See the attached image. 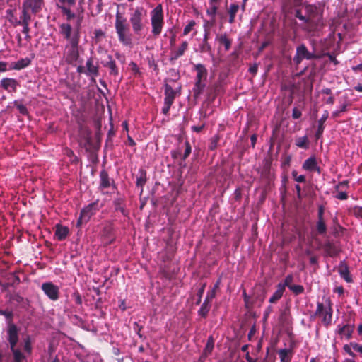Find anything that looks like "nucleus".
<instances>
[{
    "instance_id": "f257e3e1",
    "label": "nucleus",
    "mask_w": 362,
    "mask_h": 362,
    "mask_svg": "<svg viewBox=\"0 0 362 362\" xmlns=\"http://www.w3.org/2000/svg\"><path fill=\"white\" fill-rule=\"evenodd\" d=\"M115 28L119 41L124 45H132V34L127 18L117 11L115 15Z\"/></svg>"
},
{
    "instance_id": "f03ea898",
    "label": "nucleus",
    "mask_w": 362,
    "mask_h": 362,
    "mask_svg": "<svg viewBox=\"0 0 362 362\" xmlns=\"http://www.w3.org/2000/svg\"><path fill=\"white\" fill-rule=\"evenodd\" d=\"M80 40L76 35L71 41L66 42L63 52V59L69 65L76 66L80 58L82 48L79 45Z\"/></svg>"
},
{
    "instance_id": "7ed1b4c3",
    "label": "nucleus",
    "mask_w": 362,
    "mask_h": 362,
    "mask_svg": "<svg viewBox=\"0 0 362 362\" xmlns=\"http://www.w3.org/2000/svg\"><path fill=\"white\" fill-rule=\"evenodd\" d=\"M146 10L142 6H136L132 9L129 15V23L132 31L135 35H141L144 28V18L146 16Z\"/></svg>"
},
{
    "instance_id": "20e7f679",
    "label": "nucleus",
    "mask_w": 362,
    "mask_h": 362,
    "mask_svg": "<svg viewBox=\"0 0 362 362\" xmlns=\"http://www.w3.org/2000/svg\"><path fill=\"white\" fill-rule=\"evenodd\" d=\"M151 33L157 37L160 35L164 25V15L161 4L157 5L150 13Z\"/></svg>"
},
{
    "instance_id": "39448f33",
    "label": "nucleus",
    "mask_w": 362,
    "mask_h": 362,
    "mask_svg": "<svg viewBox=\"0 0 362 362\" xmlns=\"http://www.w3.org/2000/svg\"><path fill=\"white\" fill-rule=\"evenodd\" d=\"M332 313L333 310L329 300H328L327 305H324L320 302L317 303V309L315 315L321 318L322 323L326 327H328L332 324Z\"/></svg>"
},
{
    "instance_id": "423d86ee",
    "label": "nucleus",
    "mask_w": 362,
    "mask_h": 362,
    "mask_svg": "<svg viewBox=\"0 0 362 362\" xmlns=\"http://www.w3.org/2000/svg\"><path fill=\"white\" fill-rule=\"evenodd\" d=\"M318 57L314 53L308 51L304 44H301L296 47V52L293 57V62L296 65H299L303 60H311L317 59Z\"/></svg>"
},
{
    "instance_id": "0eeeda50",
    "label": "nucleus",
    "mask_w": 362,
    "mask_h": 362,
    "mask_svg": "<svg viewBox=\"0 0 362 362\" xmlns=\"http://www.w3.org/2000/svg\"><path fill=\"white\" fill-rule=\"evenodd\" d=\"M41 289L45 294L53 301H56L59 298V288L52 282H45L41 286Z\"/></svg>"
},
{
    "instance_id": "6e6552de",
    "label": "nucleus",
    "mask_w": 362,
    "mask_h": 362,
    "mask_svg": "<svg viewBox=\"0 0 362 362\" xmlns=\"http://www.w3.org/2000/svg\"><path fill=\"white\" fill-rule=\"evenodd\" d=\"M97 211H98L97 203L93 202L88 204L81 210L80 217L78 220V225L88 222L90 218L95 214Z\"/></svg>"
},
{
    "instance_id": "1a4fd4ad",
    "label": "nucleus",
    "mask_w": 362,
    "mask_h": 362,
    "mask_svg": "<svg viewBox=\"0 0 362 362\" xmlns=\"http://www.w3.org/2000/svg\"><path fill=\"white\" fill-rule=\"evenodd\" d=\"M59 33L66 40V42L71 41L76 35L78 36L80 40V33L78 30L73 32L72 27L69 23H62L59 25Z\"/></svg>"
},
{
    "instance_id": "9d476101",
    "label": "nucleus",
    "mask_w": 362,
    "mask_h": 362,
    "mask_svg": "<svg viewBox=\"0 0 362 362\" xmlns=\"http://www.w3.org/2000/svg\"><path fill=\"white\" fill-rule=\"evenodd\" d=\"M85 69L86 76L90 77L93 79L98 77L100 74L99 65L98 63L94 62V59L92 57L87 59L85 64Z\"/></svg>"
},
{
    "instance_id": "9b49d317",
    "label": "nucleus",
    "mask_w": 362,
    "mask_h": 362,
    "mask_svg": "<svg viewBox=\"0 0 362 362\" xmlns=\"http://www.w3.org/2000/svg\"><path fill=\"white\" fill-rule=\"evenodd\" d=\"M7 339L10 344L11 349L16 348L18 341V329L17 326L13 322L8 325Z\"/></svg>"
},
{
    "instance_id": "f8f14e48",
    "label": "nucleus",
    "mask_w": 362,
    "mask_h": 362,
    "mask_svg": "<svg viewBox=\"0 0 362 362\" xmlns=\"http://www.w3.org/2000/svg\"><path fill=\"white\" fill-rule=\"evenodd\" d=\"M0 86L8 93H15L17 90L19 83L15 78H4L0 81Z\"/></svg>"
},
{
    "instance_id": "ddd939ff",
    "label": "nucleus",
    "mask_w": 362,
    "mask_h": 362,
    "mask_svg": "<svg viewBox=\"0 0 362 362\" xmlns=\"http://www.w3.org/2000/svg\"><path fill=\"white\" fill-rule=\"evenodd\" d=\"M44 5V0H24L23 7L29 8L33 13L40 12Z\"/></svg>"
},
{
    "instance_id": "4468645a",
    "label": "nucleus",
    "mask_w": 362,
    "mask_h": 362,
    "mask_svg": "<svg viewBox=\"0 0 362 362\" xmlns=\"http://www.w3.org/2000/svg\"><path fill=\"white\" fill-rule=\"evenodd\" d=\"M303 169L308 171H316L318 174H320V168L317 165V160L315 156H311L306 159L303 165Z\"/></svg>"
},
{
    "instance_id": "2eb2a0df",
    "label": "nucleus",
    "mask_w": 362,
    "mask_h": 362,
    "mask_svg": "<svg viewBox=\"0 0 362 362\" xmlns=\"http://www.w3.org/2000/svg\"><path fill=\"white\" fill-rule=\"evenodd\" d=\"M338 272L340 274V276L344 279L346 282L351 283L353 281L351 276L349 272V269L347 264L345 261H341L339 267Z\"/></svg>"
},
{
    "instance_id": "dca6fc26",
    "label": "nucleus",
    "mask_w": 362,
    "mask_h": 362,
    "mask_svg": "<svg viewBox=\"0 0 362 362\" xmlns=\"http://www.w3.org/2000/svg\"><path fill=\"white\" fill-rule=\"evenodd\" d=\"M107 61L103 62V66L109 69V74L113 76H117L119 75V68L117 67L115 61L113 59L112 55L107 56Z\"/></svg>"
},
{
    "instance_id": "f3484780",
    "label": "nucleus",
    "mask_w": 362,
    "mask_h": 362,
    "mask_svg": "<svg viewBox=\"0 0 362 362\" xmlns=\"http://www.w3.org/2000/svg\"><path fill=\"white\" fill-rule=\"evenodd\" d=\"M305 11L307 17L310 19L309 25H313L315 23V18L318 15V8L312 4H307L305 6Z\"/></svg>"
},
{
    "instance_id": "a211bd4d",
    "label": "nucleus",
    "mask_w": 362,
    "mask_h": 362,
    "mask_svg": "<svg viewBox=\"0 0 362 362\" xmlns=\"http://www.w3.org/2000/svg\"><path fill=\"white\" fill-rule=\"evenodd\" d=\"M323 249L326 255L329 257H335L339 253V249L336 245L331 241L326 242L323 245Z\"/></svg>"
},
{
    "instance_id": "6ab92c4d",
    "label": "nucleus",
    "mask_w": 362,
    "mask_h": 362,
    "mask_svg": "<svg viewBox=\"0 0 362 362\" xmlns=\"http://www.w3.org/2000/svg\"><path fill=\"white\" fill-rule=\"evenodd\" d=\"M328 117L329 112L327 110H325L318 121V127L315 135L316 139H319L321 137L325 129L324 123L327 119Z\"/></svg>"
},
{
    "instance_id": "aec40b11",
    "label": "nucleus",
    "mask_w": 362,
    "mask_h": 362,
    "mask_svg": "<svg viewBox=\"0 0 362 362\" xmlns=\"http://www.w3.org/2000/svg\"><path fill=\"white\" fill-rule=\"evenodd\" d=\"M177 91L174 90L169 84L165 86V99L164 102L173 104L176 97Z\"/></svg>"
},
{
    "instance_id": "412c9836",
    "label": "nucleus",
    "mask_w": 362,
    "mask_h": 362,
    "mask_svg": "<svg viewBox=\"0 0 362 362\" xmlns=\"http://www.w3.org/2000/svg\"><path fill=\"white\" fill-rule=\"evenodd\" d=\"M188 47V43L187 41H183L180 45V47L177 49V50L173 52L171 54L170 60V62H173L177 60L178 58L182 57L185 51L187 49Z\"/></svg>"
},
{
    "instance_id": "4be33fe9",
    "label": "nucleus",
    "mask_w": 362,
    "mask_h": 362,
    "mask_svg": "<svg viewBox=\"0 0 362 362\" xmlns=\"http://www.w3.org/2000/svg\"><path fill=\"white\" fill-rule=\"evenodd\" d=\"M69 233V228L61 224L56 226L55 236L59 240H64Z\"/></svg>"
},
{
    "instance_id": "5701e85b",
    "label": "nucleus",
    "mask_w": 362,
    "mask_h": 362,
    "mask_svg": "<svg viewBox=\"0 0 362 362\" xmlns=\"http://www.w3.org/2000/svg\"><path fill=\"white\" fill-rule=\"evenodd\" d=\"M284 287L281 285V283H279L276 286V291L273 293L271 298L269 300L270 303H276L283 296L284 292Z\"/></svg>"
},
{
    "instance_id": "b1692460",
    "label": "nucleus",
    "mask_w": 362,
    "mask_h": 362,
    "mask_svg": "<svg viewBox=\"0 0 362 362\" xmlns=\"http://www.w3.org/2000/svg\"><path fill=\"white\" fill-rule=\"evenodd\" d=\"M30 64V60L28 58L21 59L11 64L10 69L21 70L27 67Z\"/></svg>"
},
{
    "instance_id": "393cba45",
    "label": "nucleus",
    "mask_w": 362,
    "mask_h": 362,
    "mask_svg": "<svg viewBox=\"0 0 362 362\" xmlns=\"http://www.w3.org/2000/svg\"><path fill=\"white\" fill-rule=\"evenodd\" d=\"M195 70L197 71L196 81L202 82L203 78L207 76V70L202 64L195 65Z\"/></svg>"
},
{
    "instance_id": "a878e982",
    "label": "nucleus",
    "mask_w": 362,
    "mask_h": 362,
    "mask_svg": "<svg viewBox=\"0 0 362 362\" xmlns=\"http://www.w3.org/2000/svg\"><path fill=\"white\" fill-rule=\"evenodd\" d=\"M100 184L102 188H107L110 186V180L108 173L106 170H103L100 173Z\"/></svg>"
},
{
    "instance_id": "bb28decb",
    "label": "nucleus",
    "mask_w": 362,
    "mask_h": 362,
    "mask_svg": "<svg viewBox=\"0 0 362 362\" xmlns=\"http://www.w3.org/2000/svg\"><path fill=\"white\" fill-rule=\"evenodd\" d=\"M338 327V332L341 337H345L347 339H349L351 337L353 327L351 325H345L341 327L339 325Z\"/></svg>"
},
{
    "instance_id": "cd10ccee",
    "label": "nucleus",
    "mask_w": 362,
    "mask_h": 362,
    "mask_svg": "<svg viewBox=\"0 0 362 362\" xmlns=\"http://www.w3.org/2000/svg\"><path fill=\"white\" fill-rule=\"evenodd\" d=\"M295 144L298 147L303 149H308L309 148V141L307 136L296 138Z\"/></svg>"
},
{
    "instance_id": "c85d7f7f",
    "label": "nucleus",
    "mask_w": 362,
    "mask_h": 362,
    "mask_svg": "<svg viewBox=\"0 0 362 362\" xmlns=\"http://www.w3.org/2000/svg\"><path fill=\"white\" fill-rule=\"evenodd\" d=\"M239 6L238 4H233L230 6L228 9L229 19L228 22L230 23H233L235 22V16L238 11Z\"/></svg>"
},
{
    "instance_id": "c756f323",
    "label": "nucleus",
    "mask_w": 362,
    "mask_h": 362,
    "mask_svg": "<svg viewBox=\"0 0 362 362\" xmlns=\"http://www.w3.org/2000/svg\"><path fill=\"white\" fill-rule=\"evenodd\" d=\"M216 40L221 44L223 45L226 51L229 50L231 46V40L228 39L226 34L217 35Z\"/></svg>"
},
{
    "instance_id": "7c9ffc66",
    "label": "nucleus",
    "mask_w": 362,
    "mask_h": 362,
    "mask_svg": "<svg viewBox=\"0 0 362 362\" xmlns=\"http://www.w3.org/2000/svg\"><path fill=\"white\" fill-rule=\"evenodd\" d=\"M6 17L8 21L14 26L21 25V20L18 19L16 16H14L13 11L12 10L6 11Z\"/></svg>"
},
{
    "instance_id": "2f4dec72",
    "label": "nucleus",
    "mask_w": 362,
    "mask_h": 362,
    "mask_svg": "<svg viewBox=\"0 0 362 362\" xmlns=\"http://www.w3.org/2000/svg\"><path fill=\"white\" fill-rule=\"evenodd\" d=\"M0 315L5 317L7 325L13 322V313L11 310H2L0 308Z\"/></svg>"
},
{
    "instance_id": "473e14b6",
    "label": "nucleus",
    "mask_w": 362,
    "mask_h": 362,
    "mask_svg": "<svg viewBox=\"0 0 362 362\" xmlns=\"http://www.w3.org/2000/svg\"><path fill=\"white\" fill-rule=\"evenodd\" d=\"M30 9L22 6V13L20 17L21 24L29 23L30 21V15L28 13Z\"/></svg>"
},
{
    "instance_id": "72a5a7b5",
    "label": "nucleus",
    "mask_w": 362,
    "mask_h": 362,
    "mask_svg": "<svg viewBox=\"0 0 362 362\" xmlns=\"http://www.w3.org/2000/svg\"><path fill=\"white\" fill-rule=\"evenodd\" d=\"M210 308H211L210 303L204 300V303H202L200 309L199 310V312H198L199 315L202 317H205L207 315V314L209 313V312L210 310Z\"/></svg>"
},
{
    "instance_id": "f704fd0d",
    "label": "nucleus",
    "mask_w": 362,
    "mask_h": 362,
    "mask_svg": "<svg viewBox=\"0 0 362 362\" xmlns=\"http://www.w3.org/2000/svg\"><path fill=\"white\" fill-rule=\"evenodd\" d=\"M205 84L199 81H196L194 87L193 88L194 97L198 98L200 94L203 92Z\"/></svg>"
},
{
    "instance_id": "c9c22d12",
    "label": "nucleus",
    "mask_w": 362,
    "mask_h": 362,
    "mask_svg": "<svg viewBox=\"0 0 362 362\" xmlns=\"http://www.w3.org/2000/svg\"><path fill=\"white\" fill-rule=\"evenodd\" d=\"M294 16L296 18H298L303 23L309 25L310 23V19L309 17L306 16V14L303 15L302 11L300 9H296L295 11Z\"/></svg>"
},
{
    "instance_id": "e433bc0d",
    "label": "nucleus",
    "mask_w": 362,
    "mask_h": 362,
    "mask_svg": "<svg viewBox=\"0 0 362 362\" xmlns=\"http://www.w3.org/2000/svg\"><path fill=\"white\" fill-rule=\"evenodd\" d=\"M279 355L281 362H290L289 350L286 349H281L279 351Z\"/></svg>"
},
{
    "instance_id": "4c0bfd02",
    "label": "nucleus",
    "mask_w": 362,
    "mask_h": 362,
    "mask_svg": "<svg viewBox=\"0 0 362 362\" xmlns=\"http://www.w3.org/2000/svg\"><path fill=\"white\" fill-rule=\"evenodd\" d=\"M316 228L319 234L323 235L326 233L327 226L323 219L317 220Z\"/></svg>"
},
{
    "instance_id": "58836bf2",
    "label": "nucleus",
    "mask_w": 362,
    "mask_h": 362,
    "mask_svg": "<svg viewBox=\"0 0 362 362\" xmlns=\"http://www.w3.org/2000/svg\"><path fill=\"white\" fill-rule=\"evenodd\" d=\"M13 104L21 114L23 115H26L28 114L27 107L20 100H15L13 102Z\"/></svg>"
},
{
    "instance_id": "ea45409f",
    "label": "nucleus",
    "mask_w": 362,
    "mask_h": 362,
    "mask_svg": "<svg viewBox=\"0 0 362 362\" xmlns=\"http://www.w3.org/2000/svg\"><path fill=\"white\" fill-rule=\"evenodd\" d=\"M11 350L13 354V361H25V356L19 349L13 348Z\"/></svg>"
},
{
    "instance_id": "a19ab883",
    "label": "nucleus",
    "mask_w": 362,
    "mask_h": 362,
    "mask_svg": "<svg viewBox=\"0 0 362 362\" xmlns=\"http://www.w3.org/2000/svg\"><path fill=\"white\" fill-rule=\"evenodd\" d=\"M213 349H214V340H213L212 337H210L208 339L206 345L204 350V353L205 356H208L209 354H210L211 353Z\"/></svg>"
},
{
    "instance_id": "79ce46f5",
    "label": "nucleus",
    "mask_w": 362,
    "mask_h": 362,
    "mask_svg": "<svg viewBox=\"0 0 362 362\" xmlns=\"http://www.w3.org/2000/svg\"><path fill=\"white\" fill-rule=\"evenodd\" d=\"M219 141V136L218 135H214L212 136L210 139L209 144V149L211 151H214L217 148L218 143Z\"/></svg>"
},
{
    "instance_id": "37998d69",
    "label": "nucleus",
    "mask_w": 362,
    "mask_h": 362,
    "mask_svg": "<svg viewBox=\"0 0 362 362\" xmlns=\"http://www.w3.org/2000/svg\"><path fill=\"white\" fill-rule=\"evenodd\" d=\"M141 175L139 177H136V185L141 187L145 185L146 179V172L141 170Z\"/></svg>"
},
{
    "instance_id": "c03bdc74",
    "label": "nucleus",
    "mask_w": 362,
    "mask_h": 362,
    "mask_svg": "<svg viewBox=\"0 0 362 362\" xmlns=\"http://www.w3.org/2000/svg\"><path fill=\"white\" fill-rule=\"evenodd\" d=\"M289 289L295 294L299 295L304 291V288L301 285H292Z\"/></svg>"
},
{
    "instance_id": "a18cd8bd",
    "label": "nucleus",
    "mask_w": 362,
    "mask_h": 362,
    "mask_svg": "<svg viewBox=\"0 0 362 362\" xmlns=\"http://www.w3.org/2000/svg\"><path fill=\"white\" fill-rule=\"evenodd\" d=\"M209 8L206 10L208 16H211L214 21L215 16L218 11V6L209 5Z\"/></svg>"
},
{
    "instance_id": "49530a36",
    "label": "nucleus",
    "mask_w": 362,
    "mask_h": 362,
    "mask_svg": "<svg viewBox=\"0 0 362 362\" xmlns=\"http://www.w3.org/2000/svg\"><path fill=\"white\" fill-rule=\"evenodd\" d=\"M73 299L74 300L75 303L76 305H82V297H81V295L79 293V292L76 290L73 294L71 295Z\"/></svg>"
},
{
    "instance_id": "de8ad7c7",
    "label": "nucleus",
    "mask_w": 362,
    "mask_h": 362,
    "mask_svg": "<svg viewBox=\"0 0 362 362\" xmlns=\"http://www.w3.org/2000/svg\"><path fill=\"white\" fill-rule=\"evenodd\" d=\"M196 23L194 20H192L189 22V23L185 27L183 30V35H187L189 32L192 30L195 25Z\"/></svg>"
},
{
    "instance_id": "09e8293b",
    "label": "nucleus",
    "mask_w": 362,
    "mask_h": 362,
    "mask_svg": "<svg viewBox=\"0 0 362 362\" xmlns=\"http://www.w3.org/2000/svg\"><path fill=\"white\" fill-rule=\"evenodd\" d=\"M61 9H62V13L66 16V18L68 20H71V19L75 18V14L74 13H72L69 8H66V7H62Z\"/></svg>"
},
{
    "instance_id": "8fccbe9b",
    "label": "nucleus",
    "mask_w": 362,
    "mask_h": 362,
    "mask_svg": "<svg viewBox=\"0 0 362 362\" xmlns=\"http://www.w3.org/2000/svg\"><path fill=\"white\" fill-rule=\"evenodd\" d=\"M293 281V276L291 274L287 275L284 279V284L281 283V285L284 286V288L287 286L288 288L293 285L292 282Z\"/></svg>"
},
{
    "instance_id": "3c124183",
    "label": "nucleus",
    "mask_w": 362,
    "mask_h": 362,
    "mask_svg": "<svg viewBox=\"0 0 362 362\" xmlns=\"http://www.w3.org/2000/svg\"><path fill=\"white\" fill-rule=\"evenodd\" d=\"M292 176L294 178V180L298 182H304L305 181V175H298V173L296 170L292 171Z\"/></svg>"
},
{
    "instance_id": "603ef678",
    "label": "nucleus",
    "mask_w": 362,
    "mask_h": 362,
    "mask_svg": "<svg viewBox=\"0 0 362 362\" xmlns=\"http://www.w3.org/2000/svg\"><path fill=\"white\" fill-rule=\"evenodd\" d=\"M185 150L183 157H182L183 160H185L189 156V154L191 153V151H192L191 146H190L189 141H185Z\"/></svg>"
},
{
    "instance_id": "864d4df0",
    "label": "nucleus",
    "mask_w": 362,
    "mask_h": 362,
    "mask_svg": "<svg viewBox=\"0 0 362 362\" xmlns=\"http://www.w3.org/2000/svg\"><path fill=\"white\" fill-rule=\"evenodd\" d=\"M23 349L26 352H28V354H30L31 350H32V346H31V342H30L29 337H27L26 339H24Z\"/></svg>"
},
{
    "instance_id": "5fc2aeb1",
    "label": "nucleus",
    "mask_w": 362,
    "mask_h": 362,
    "mask_svg": "<svg viewBox=\"0 0 362 362\" xmlns=\"http://www.w3.org/2000/svg\"><path fill=\"white\" fill-rule=\"evenodd\" d=\"M205 287H206V284H203L197 292L198 299L196 302L197 305H199L201 303L202 297L204 292Z\"/></svg>"
},
{
    "instance_id": "6e6d98bb",
    "label": "nucleus",
    "mask_w": 362,
    "mask_h": 362,
    "mask_svg": "<svg viewBox=\"0 0 362 362\" xmlns=\"http://www.w3.org/2000/svg\"><path fill=\"white\" fill-rule=\"evenodd\" d=\"M352 213L355 216L362 218V206H354L352 209Z\"/></svg>"
},
{
    "instance_id": "4d7b16f0",
    "label": "nucleus",
    "mask_w": 362,
    "mask_h": 362,
    "mask_svg": "<svg viewBox=\"0 0 362 362\" xmlns=\"http://www.w3.org/2000/svg\"><path fill=\"white\" fill-rule=\"evenodd\" d=\"M216 296V291L215 290H211L208 291L206 297L205 298V301L211 303V301L215 298Z\"/></svg>"
},
{
    "instance_id": "13d9d810",
    "label": "nucleus",
    "mask_w": 362,
    "mask_h": 362,
    "mask_svg": "<svg viewBox=\"0 0 362 362\" xmlns=\"http://www.w3.org/2000/svg\"><path fill=\"white\" fill-rule=\"evenodd\" d=\"M115 209L116 211H120L122 214L124 212V209L121 206V200L119 199L114 201Z\"/></svg>"
},
{
    "instance_id": "bf43d9fd",
    "label": "nucleus",
    "mask_w": 362,
    "mask_h": 362,
    "mask_svg": "<svg viewBox=\"0 0 362 362\" xmlns=\"http://www.w3.org/2000/svg\"><path fill=\"white\" fill-rule=\"evenodd\" d=\"M351 347H352V346H351V344L349 345L348 344H345L343 347V349L344 350V351L346 353H347L350 356L354 358L356 356V354L351 351Z\"/></svg>"
},
{
    "instance_id": "052dcab7",
    "label": "nucleus",
    "mask_w": 362,
    "mask_h": 362,
    "mask_svg": "<svg viewBox=\"0 0 362 362\" xmlns=\"http://www.w3.org/2000/svg\"><path fill=\"white\" fill-rule=\"evenodd\" d=\"M301 111L297 107H294L292 110V117L293 119H298L301 117Z\"/></svg>"
},
{
    "instance_id": "680f3d73",
    "label": "nucleus",
    "mask_w": 362,
    "mask_h": 362,
    "mask_svg": "<svg viewBox=\"0 0 362 362\" xmlns=\"http://www.w3.org/2000/svg\"><path fill=\"white\" fill-rule=\"evenodd\" d=\"M211 50V45L208 43V42H203V45L201 46V51L202 52H210Z\"/></svg>"
},
{
    "instance_id": "e2e57ef3",
    "label": "nucleus",
    "mask_w": 362,
    "mask_h": 362,
    "mask_svg": "<svg viewBox=\"0 0 362 362\" xmlns=\"http://www.w3.org/2000/svg\"><path fill=\"white\" fill-rule=\"evenodd\" d=\"M171 105H172V104L166 103V102H164V106L162 108V112L164 115H168V112H169V110H170V108Z\"/></svg>"
},
{
    "instance_id": "0e129e2a",
    "label": "nucleus",
    "mask_w": 362,
    "mask_h": 362,
    "mask_svg": "<svg viewBox=\"0 0 362 362\" xmlns=\"http://www.w3.org/2000/svg\"><path fill=\"white\" fill-rule=\"evenodd\" d=\"M243 296L246 307L250 308L251 306V303L250 302V296L247 295L245 291H243Z\"/></svg>"
},
{
    "instance_id": "69168bd1",
    "label": "nucleus",
    "mask_w": 362,
    "mask_h": 362,
    "mask_svg": "<svg viewBox=\"0 0 362 362\" xmlns=\"http://www.w3.org/2000/svg\"><path fill=\"white\" fill-rule=\"evenodd\" d=\"M335 197L340 200H346L348 198V195L344 192H341L338 193L337 195H335Z\"/></svg>"
},
{
    "instance_id": "338daca9",
    "label": "nucleus",
    "mask_w": 362,
    "mask_h": 362,
    "mask_svg": "<svg viewBox=\"0 0 362 362\" xmlns=\"http://www.w3.org/2000/svg\"><path fill=\"white\" fill-rule=\"evenodd\" d=\"M169 33L171 35L170 39V45H173L175 42V33L174 32L173 29L169 30Z\"/></svg>"
},
{
    "instance_id": "774afa93",
    "label": "nucleus",
    "mask_w": 362,
    "mask_h": 362,
    "mask_svg": "<svg viewBox=\"0 0 362 362\" xmlns=\"http://www.w3.org/2000/svg\"><path fill=\"white\" fill-rule=\"evenodd\" d=\"M203 27H204V30L203 42H208V37H209V31H208V28H206V24L204 25Z\"/></svg>"
}]
</instances>
